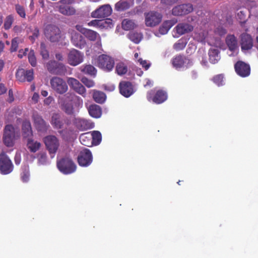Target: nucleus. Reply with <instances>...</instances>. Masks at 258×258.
<instances>
[{
	"instance_id": "nucleus-1",
	"label": "nucleus",
	"mask_w": 258,
	"mask_h": 258,
	"mask_svg": "<svg viewBox=\"0 0 258 258\" xmlns=\"http://www.w3.org/2000/svg\"><path fill=\"white\" fill-rule=\"evenodd\" d=\"M114 59L111 56L102 54L99 55L95 60L96 66L105 72H110L114 67Z\"/></svg>"
},
{
	"instance_id": "nucleus-2",
	"label": "nucleus",
	"mask_w": 258,
	"mask_h": 258,
	"mask_svg": "<svg viewBox=\"0 0 258 258\" xmlns=\"http://www.w3.org/2000/svg\"><path fill=\"white\" fill-rule=\"evenodd\" d=\"M57 167L64 174H69L74 172L76 170V165L72 159L63 157L57 161Z\"/></svg>"
},
{
	"instance_id": "nucleus-3",
	"label": "nucleus",
	"mask_w": 258,
	"mask_h": 258,
	"mask_svg": "<svg viewBox=\"0 0 258 258\" xmlns=\"http://www.w3.org/2000/svg\"><path fill=\"white\" fill-rule=\"evenodd\" d=\"M32 119L34 127L38 133L41 134L47 133L50 128V125L37 111L33 112Z\"/></svg>"
},
{
	"instance_id": "nucleus-4",
	"label": "nucleus",
	"mask_w": 258,
	"mask_h": 258,
	"mask_svg": "<svg viewBox=\"0 0 258 258\" xmlns=\"http://www.w3.org/2000/svg\"><path fill=\"white\" fill-rule=\"evenodd\" d=\"M45 67L49 73L53 75H62L67 71L66 66L63 63L55 60H49L46 63Z\"/></svg>"
},
{
	"instance_id": "nucleus-5",
	"label": "nucleus",
	"mask_w": 258,
	"mask_h": 258,
	"mask_svg": "<svg viewBox=\"0 0 258 258\" xmlns=\"http://www.w3.org/2000/svg\"><path fill=\"white\" fill-rule=\"evenodd\" d=\"M52 89L59 94H63L68 90V86L66 81L58 77H53L50 80Z\"/></svg>"
},
{
	"instance_id": "nucleus-6",
	"label": "nucleus",
	"mask_w": 258,
	"mask_h": 258,
	"mask_svg": "<svg viewBox=\"0 0 258 258\" xmlns=\"http://www.w3.org/2000/svg\"><path fill=\"white\" fill-rule=\"evenodd\" d=\"M168 97L167 92L163 90H158L156 91L151 90L148 92L147 98L148 101H152L154 103L159 104L165 102Z\"/></svg>"
},
{
	"instance_id": "nucleus-7",
	"label": "nucleus",
	"mask_w": 258,
	"mask_h": 258,
	"mask_svg": "<svg viewBox=\"0 0 258 258\" xmlns=\"http://www.w3.org/2000/svg\"><path fill=\"white\" fill-rule=\"evenodd\" d=\"M44 35L51 42H56L61 38V31L58 27L50 24L45 28Z\"/></svg>"
},
{
	"instance_id": "nucleus-8",
	"label": "nucleus",
	"mask_w": 258,
	"mask_h": 258,
	"mask_svg": "<svg viewBox=\"0 0 258 258\" xmlns=\"http://www.w3.org/2000/svg\"><path fill=\"white\" fill-rule=\"evenodd\" d=\"M43 141L49 153L53 157L59 146L58 139L55 136L48 135L44 138Z\"/></svg>"
},
{
	"instance_id": "nucleus-9",
	"label": "nucleus",
	"mask_w": 258,
	"mask_h": 258,
	"mask_svg": "<svg viewBox=\"0 0 258 258\" xmlns=\"http://www.w3.org/2000/svg\"><path fill=\"white\" fill-rule=\"evenodd\" d=\"M58 101L61 110L66 113L69 115L74 113L73 100L71 94H67L62 97H59Z\"/></svg>"
},
{
	"instance_id": "nucleus-10",
	"label": "nucleus",
	"mask_w": 258,
	"mask_h": 258,
	"mask_svg": "<svg viewBox=\"0 0 258 258\" xmlns=\"http://www.w3.org/2000/svg\"><path fill=\"white\" fill-rule=\"evenodd\" d=\"M14 169L12 161L7 155L2 152L0 154V172L6 175L11 173Z\"/></svg>"
},
{
	"instance_id": "nucleus-11",
	"label": "nucleus",
	"mask_w": 258,
	"mask_h": 258,
	"mask_svg": "<svg viewBox=\"0 0 258 258\" xmlns=\"http://www.w3.org/2000/svg\"><path fill=\"white\" fill-rule=\"evenodd\" d=\"M68 34L70 36L71 43L74 46L83 49L86 45V41L84 37L73 28L68 30Z\"/></svg>"
},
{
	"instance_id": "nucleus-12",
	"label": "nucleus",
	"mask_w": 258,
	"mask_h": 258,
	"mask_svg": "<svg viewBox=\"0 0 258 258\" xmlns=\"http://www.w3.org/2000/svg\"><path fill=\"white\" fill-rule=\"evenodd\" d=\"M67 59L70 65L76 66L83 61L84 54L81 51L75 48H72L68 54Z\"/></svg>"
},
{
	"instance_id": "nucleus-13",
	"label": "nucleus",
	"mask_w": 258,
	"mask_h": 258,
	"mask_svg": "<svg viewBox=\"0 0 258 258\" xmlns=\"http://www.w3.org/2000/svg\"><path fill=\"white\" fill-rule=\"evenodd\" d=\"M171 62L173 67L176 69L188 68L192 64L191 60L188 57L181 54L175 55L172 59Z\"/></svg>"
},
{
	"instance_id": "nucleus-14",
	"label": "nucleus",
	"mask_w": 258,
	"mask_h": 258,
	"mask_svg": "<svg viewBox=\"0 0 258 258\" xmlns=\"http://www.w3.org/2000/svg\"><path fill=\"white\" fill-rule=\"evenodd\" d=\"M77 159L80 166L87 167L92 162V154L89 149L85 148L80 151Z\"/></svg>"
},
{
	"instance_id": "nucleus-15",
	"label": "nucleus",
	"mask_w": 258,
	"mask_h": 258,
	"mask_svg": "<svg viewBox=\"0 0 258 258\" xmlns=\"http://www.w3.org/2000/svg\"><path fill=\"white\" fill-rule=\"evenodd\" d=\"M51 124L55 129H62L66 124L69 125L70 124V120L67 118H62L59 113H53L51 116Z\"/></svg>"
},
{
	"instance_id": "nucleus-16",
	"label": "nucleus",
	"mask_w": 258,
	"mask_h": 258,
	"mask_svg": "<svg viewBox=\"0 0 258 258\" xmlns=\"http://www.w3.org/2000/svg\"><path fill=\"white\" fill-rule=\"evenodd\" d=\"M161 20L162 15L156 12H150L145 16V24L148 27H154L158 25Z\"/></svg>"
},
{
	"instance_id": "nucleus-17",
	"label": "nucleus",
	"mask_w": 258,
	"mask_h": 258,
	"mask_svg": "<svg viewBox=\"0 0 258 258\" xmlns=\"http://www.w3.org/2000/svg\"><path fill=\"white\" fill-rule=\"evenodd\" d=\"M193 10L191 4H185L174 7L172 10V14L175 16H182L192 12Z\"/></svg>"
},
{
	"instance_id": "nucleus-18",
	"label": "nucleus",
	"mask_w": 258,
	"mask_h": 258,
	"mask_svg": "<svg viewBox=\"0 0 258 258\" xmlns=\"http://www.w3.org/2000/svg\"><path fill=\"white\" fill-rule=\"evenodd\" d=\"M68 83L71 88L84 98L86 97V89L85 87L76 79L69 78Z\"/></svg>"
},
{
	"instance_id": "nucleus-19",
	"label": "nucleus",
	"mask_w": 258,
	"mask_h": 258,
	"mask_svg": "<svg viewBox=\"0 0 258 258\" xmlns=\"http://www.w3.org/2000/svg\"><path fill=\"white\" fill-rule=\"evenodd\" d=\"M112 8L109 5H104L91 13V16L95 18H104L111 14Z\"/></svg>"
},
{
	"instance_id": "nucleus-20",
	"label": "nucleus",
	"mask_w": 258,
	"mask_h": 258,
	"mask_svg": "<svg viewBox=\"0 0 258 258\" xmlns=\"http://www.w3.org/2000/svg\"><path fill=\"white\" fill-rule=\"evenodd\" d=\"M34 73L33 70H25L24 69H19L16 74V78L18 81L21 82H25L26 81L30 82H31L33 79Z\"/></svg>"
},
{
	"instance_id": "nucleus-21",
	"label": "nucleus",
	"mask_w": 258,
	"mask_h": 258,
	"mask_svg": "<svg viewBox=\"0 0 258 258\" xmlns=\"http://www.w3.org/2000/svg\"><path fill=\"white\" fill-rule=\"evenodd\" d=\"M120 93L124 97H130L134 93V86L129 81H122L119 84Z\"/></svg>"
},
{
	"instance_id": "nucleus-22",
	"label": "nucleus",
	"mask_w": 258,
	"mask_h": 258,
	"mask_svg": "<svg viewBox=\"0 0 258 258\" xmlns=\"http://www.w3.org/2000/svg\"><path fill=\"white\" fill-rule=\"evenodd\" d=\"M236 73L242 77H246L249 75L250 68L248 64L242 61H237L234 65Z\"/></svg>"
},
{
	"instance_id": "nucleus-23",
	"label": "nucleus",
	"mask_w": 258,
	"mask_h": 258,
	"mask_svg": "<svg viewBox=\"0 0 258 258\" xmlns=\"http://www.w3.org/2000/svg\"><path fill=\"white\" fill-rule=\"evenodd\" d=\"M240 45L242 50H248L253 46V40L250 34L243 33L240 35Z\"/></svg>"
},
{
	"instance_id": "nucleus-24",
	"label": "nucleus",
	"mask_w": 258,
	"mask_h": 258,
	"mask_svg": "<svg viewBox=\"0 0 258 258\" xmlns=\"http://www.w3.org/2000/svg\"><path fill=\"white\" fill-rule=\"evenodd\" d=\"M74 123L76 127L81 131L90 130L94 127L93 122L83 118H76Z\"/></svg>"
},
{
	"instance_id": "nucleus-25",
	"label": "nucleus",
	"mask_w": 258,
	"mask_h": 258,
	"mask_svg": "<svg viewBox=\"0 0 258 258\" xmlns=\"http://www.w3.org/2000/svg\"><path fill=\"white\" fill-rule=\"evenodd\" d=\"M176 32L180 36L189 33L193 31L194 27L188 23L182 22L178 23L174 28Z\"/></svg>"
},
{
	"instance_id": "nucleus-26",
	"label": "nucleus",
	"mask_w": 258,
	"mask_h": 258,
	"mask_svg": "<svg viewBox=\"0 0 258 258\" xmlns=\"http://www.w3.org/2000/svg\"><path fill=\"white\" fill-rule=\"evenodd\" d=\"M220 53V50L218 48H210L208 51L209 61L212 64L218 63L221 58Z\"/></svg>"
},
{
	"instance_id": "nucleus-27",
	"label": "nucleus",
	"mask_w": 258,
	"mask_h": 258,
	"mask_svg": "<svg viewBox=\"0 0 258 258\" xmlns=\"http://www.w3.org/2000/svg\"><path fill=\"white\" fill-rule=\"evenodd\" d=\"M88 110L89 115L94 118H100L102 115L101 107L95 104L90 105L88 108Z\"/></svg>"
},
{
	"instance_id": "nucleus-28",
	"label": "nucleus",
	"mask_w": 258,
	"mask_h": 258,
	"mask_svg": "<svg viewBox=\"0 0 258 258\" xmlns=\"http://www.w3.org/2000/svg\"><path fill=\"white\" fill-rule=\"evenodd\" d=\"M58 11L61 14L66 16L74 15L76 13L75 8L69 5H60L58 7Z\"/></svg>"
},
{
	"instance_id": "nucleus-29",
	"label": "nucleus",
	"mask_w": 258,
	"mask_h": 258,
	"mask_svg": "<svg viewBox=\"0 0 258 258\" xmlns=\"http://www.w3.org/2000/svg\"><path fill=\"white\" fill-rule=\"evenodd\" d=\"M226 43L231 51L235 50L238 47L237 40L234 35H228L226 38Z\"/></svg>"
},
{
	"instance_id": "nucleus-30",
	"label": "nucleus",
	"mask_w": 258,
	"mask_h": 258,
	"mask_svg": "<svg viewBox=\"0 0 258 258\" xmlns=\"http://www.w3.org/2000/svg\"><path fill=\"white\" fill-rule=\"evenodd\" d=\"M92 97L96 102L100 104L104 103L106 98V96L104 93L96 90H93Z\"/></svg>"
},
{
	"instance_id": "nucleus-31",
	"label": "nucleus",
	"mask_w": 258,
	"mask_h": 258,
	"mask_svg": "<svg viewBox=\"0 0 258 258\" xmlns=\"http://www.w3.org/2000/svg\"><path fill=\"white\" fill-rule=\"evenodd\" d=\"M132 3V0H120L115 4V9L119 11L125 10L131 7Z\"/></svg>"
},
{
	"instance_id": "nucleus-32",
	"label": "nucleus",
	"mask_w": 258,
	"mask_h": 258,
	"mask_svg": "<svg viewBox=\"0 0 258 258\" xmlns=\"http://www.w3.org/2000/svg\"><path fill=\"white\" fill-rule=\"evenodd\" d=\"M22 129L24 138H27L32 135L31 124L29 121H25L23 122Z\"/></svg>"
},
{
	"instance_id": "nucleus-33",
	"label": "nucleus",
	"mask_w": 258,
	"mask_h": 258,
	"mask_svg": "<svg viewBox=\"0 0 258 258\" xmlns=\"http://www.w3.org/2000/svg\"><path fill=\"white\" fill-rule=\"evenodd\" d=\"M80 69L83 73L90 76H95L97 73L96 69L91 64L83 65L80 67Z\"/></svg>"
},
{
	"instance_id": "nucleus-34",
	"label": "nucleus",
	"mask_w": 258,
	"mask_h": 258,
	"mask_svg": "<svg viewBox=\"0 0 258 258\" xmlns=\"http://www.w3.org/2000/svg\"><path fill=\"white\" fill-rule=\"evenodd\" d=\"M79 140L81 144L85 146L89 147L92 144L90 133L82 134L80 136Z\"/></svg>"
},
{
	"instance_id": "nucleus-35",
	"label": "nucleus",
	"mask_w": 258,
	"mask_h": 258,
	"mask_svg": "<svg viewBox=\"0 0 258 258\" xmlns=\"http://www.w3.org/2000/svg\"><path fill=\"white\" fill-rule=\"evenodd\" d=\"M127 66L123 62H119L116 63L115 67V73L119 75L122 76L127 72Z\"/></svg>"
},
{
	"instance_id": "nucleus-36",
	"label": "nucleus",
	"mask_w": 258,
	"mask_h": 258,
	"mask_svg": "<svg viewBox=\"0 0 258 258\" xmlns=\"http://www.w3.org/2000/svg\"><path fill=\"white\" fill-rule=\"evenodd\" d=\"M128 38L135 43H139L143 38V35L141 33L135 31H132L128 34Z\"/></svg>"
},
{
	"instance_id": "nucleus-37",
	"label": "nucleus",
	"mask_w": 258,
	"mask_h": 258,
	"mask_svg": "<svg viewBox=\"0 0 258 258\" xmlns=\"http://www.w3.org/2000/svg\"><path fill=\"white\" fill-rule=\"evenodd\" d=\"M27 147L31 152L35 153L40 149L41 144L37 141L29 139L27 142Z\"/></svg>"
},
{
	"instance_id": "nucleus-38",
	"label": "nucleus",
	"mask_w": 258,
	"mask_h": 258,
	"mask_svg": "<svg viewBox=\"0 0 258 258\" xmlns=\"http://www.w3.org/2000/svg\"><path fill=\"white\" fill-rule=\"evenodd\" d=\"M84 35L86 38L91 41H95L97 37H99V35L97 32L89 29H87Z\"/></svg>"
},
{
	"instance_id": "nucleus-39",
	"label": "nucleus",
	"mask_w": 258,
	"mask_h": 258,
	"mask_svg": "<svg viewBox=\"0 0 258 258\" xmlns=\"http://www.w3.org/2000/svg\"><path fill=\"white\" fill-rule=\"evenodd\" d=\"M187 40L185 38H181L179 39L173 46V48L176 51L183 50L187 44Z\"/></svg>"
},
{
	"instance_id": "nucleus-40",
	"label": "nucleus",
	"mask_w": 258,
	"mask_h": 258,
	"mask_svg": "<svg viewBox=\"0 0 258 258\" xmlns=\"http://www.w3.org/2000/svg\"><path fill=\"white\" fill-rule=\"evenodd\" d=\"M90 134L91 135L92 144L95 145L99 144L102 139L101 133L99 131H94Z\"/></svg>"
},
{
	"instance_id": "nucleus-41",
	"label": "nucleus",
	"mask_w": 258,
	"mask_h": 258,
	"mask_svg": "<svg viewBox=\"0 0 258 258\" xmlns=\"http://www.w3.org/2000/svg\"><path fill=\"white\" fill-rule=\"evenodd\" d=\"M122 27L125 30H130L135 28V23L133 20L125 19L122 22Z\"/></svg>"
},
{
	"instance_id": "nucleus-42",
	"label": "nucleus",
	"mask_w": 258,
	"mask_h": 258,
	"mask_svg": "<svg viewBox=\"0 0 258 258\" xmlns=\"http://www.w3.org/2000/svg\"><path fill=\"white\" fill-rule=\"evenodd\" d=\"M15 138L13 136H8V134L4 133L3 141L7 147H12L14 144Z\"/></svg>"
},
{
	"instance_id": "nucleus-43",
	"label": "nucleus",
	"mask_w": 258,
	"mask_h": 258,
	"mask_svg": "<svg viewBox=\"0 0 258 258\" xmlns=\"http://www.w3.org/2000/svg\"><path fill=\"white\" fill-rule=\"evenodd\" d=\"M172 25L173 24L170 21L164 22L159 29V33L162 35L166 34Z\"/></svg>"
},
{
	"instance_id": "nucleus-44",
	"label": "nucleus",
	"mask_w": 258,
	"mask_h": 258,
	"mask_svg": "<svg viewBox=\"0 0 258 258\" xmlns=\"http://www.w3.org/2000/svg\"><path fill=\"white\" fill-rule=\"evenodd\" d=\"M14 21V16L12 15H10L6 17L4 24V27L5 30H9L12 26V24Z\"/></svg>"
},
{
	"instance_id": "nucleus-45",
	"label": "nucleus",
	"mask_w": 258,
	"mask_h": 258,
	"mask_svg": "<svg viewBox=\"0 0 258 258\" xmlns=\"http://www.w3.org/2000/svg\"><path fill=\"white\" fill-rule=\"evenodd\" d=\"M212 80L217 86H222L224 85V75L223 74L215 75L213 77Z\"/></svg>"
},
{
	"instance_id": "nucleus-46",
	"label": "nucleus",
	"mask_w": 258,
	"mask_h": 258,
	"mask_svg": "<svg viewBox=\"0 0 258 258\" xmlns=\"http://www.w3.org/2000/svg\"><path fill=\"white\" fill-rule=\"evenodd\" d=\"M28 60L31 65L34 67L37 65L36 58L35 55V52L33 50H31L28 53Z\"/></svg>"
},
{
	"instance_id": "nucleus-47",
	"label": "nucleus",
	"mask_w": 258,
	"mask_h": 258,
	"mask_svg": "<svg viewBox=\"0 0 258 258\" xmlns=\"http://www.w3.org/2000/svg\"><path fill=\"white\" fill-rule=\"evenodd\" d=\"M40 54L44 59H48L49 57V52L43 43H41L40 44Z\"/></svg>"
},
{
	"instance_id": "nucleus-48",
	"label": "nucleus",
	"mask_w": 258,
	"mask_h": 258,
	"mask_svg": "<svg viewBox=\"0 0 258 258\" xmlns=\"http://www.w3.org/2000/svg\"><path fill=\"white\" fill-rule=\"evenodd\" d=\"M20 38L19 37H15L12 40L11 46L10 48L11 52H15L17 50Z\"/></svg>"
},
{
	"instance_id": "nucleus-49",
	"label": "nucleus",
	"mask_w": 258,
	"mask_h": 258,
	"mask_svg": "<svg viewBox=\"0 0 258 258\" xmlns=\"http://www.w3.org/2000/svg\"><path fill=\"white\" fill-rule=\"evenodd\" d=\"M4 133H8V136H13L15 137V128L12 125H7L5 127Z\"/></svg>"
},
{
	"instance_id": "nucleus-50",
	"label": "nucleus",
	"mask_w": 258,
	"mask_h": 258,
	"mask_svg": "<svg viewBox=\"0 0 258 258\" xmlns=\"http://www.w3.org/2000/svg\"><path fill=\"white\" fill-rule=\"evenodd\" d=\"M16 11L18 14L22 18H25L26 17V13L25 9L23 7L19 5H16L15 6Z\"/></svg>"
},
{
	"instance_id": "nucleus-51",
	"label": "nucleus",
	"mask_w": 258,
	"mask_h": 258,
	"mask_svg": "<svg viewBox=\"0 0 258 258\" xmlns=\"http://www.w3.org/2000/svg\"><path fill=\"white\" fill-rule=\"evenodd\" d=\"M31 32L32 34L29 36V39L33 42L39 36V30L38 27H36Z\"/></svg>"
},
{
	"instance_id": "nucleus-52",
	"label": "nucleus",
	"mask_w": 258,
	"mask_h": 258,
	"mask_svg": "<svg viewBox=\"0 0 258 258\" xmlns=\"http://www.w3.org/2000/svg\"><path fill=\"white\" fill-rule=\"evenodd\" d=\"M81 82L88 88H91L94 86V82L86 77H83L81 79Z\"/></svg>"
},
{
	"instance_id": "nucleus-53",
	"label": "nucleus",
	"mask_w": 258,
	"mask_h": 258,
	"mask_svg": "<svg viewBox=\"0 0 258 258\" xmlns=\"http://www.w3.org/2000/svg\"><path fill=\"white\" fill-rule=\"evenodd\" d=\"M206 38V36L203 32H202L198 34H196L195 39L198 42H202Z\"/></svg>"
},
{
	"instance_id": "nucleus-54",
	"label": "nucleus",
	"mask_w": 258,
	"mask_h": 258,
	"mask_svg": "<svg viewBox=\"0 0 258 258\" xmlns=\"http://www.w3.org/2000/svg\"><path fill=\"white\" fill-rule=\"evenodd\" d=\"M29 172L27 170L23 171L21 174V178L24 182H26L29 180Z\"/></svg>"
},
{
	"instance_id": "nucleus-55",
	"label": "nucleus",
	"mask_w": 258,
	"mask_h": 258,
	"mask_svg": "<svg viewBox=\"0 0 258 258\" xmlns=\"http://www.w3.org/2000/svg\"><path fill=\"white\" fill-rule=\"evenodd\" d=\"M215 32L220 36H223L226 34L227 31L223 27L219 26L216 29Z\"/></svg>"
},
{
	"instance_id": "nucleus-56",
	"label": "nucleus",
	"mask_w": 258,
	"mask_h": 258,
	"mask_svg": "<svg viewBox=\"0 0 258 258\" xmlns=\"http://www.w3.org/2000/svg\"><path fill=\"white\" fill-rule=\"evenodd\" d=\"M138 61L140 63L142 67L145 69L146 70H147L150 67V63H147L146 60H142V58L139 59Z\"/></svg>"
},
{
	"instance_id": "nucleus-57",
	"label": "nucleus",
	"mask_w": 258,
	"mask_h": 258,
	"mask_svg": "<svg viewBox=\"0 0 258 258\" xmlns=\"http://www.w3.org/2000/svg\"><path fill=\"white\" fill-rule=\"evenodd\" d=\"M75 28L83 35L87 30V28L83 27V26L81 25H76L75 26Z\"/></svg>"
},
{
	"instance_id": "nucleus-58",
	"label": "nucleus",
	"mask_w": 258,
	"mask_h": 258,
	"mask_svg": "<svg viewBox=\"0 0 258 258\" xmlns=\"http://www.w3.org/2000/svg\"><path fill=\"white\" fill-rule=\"evenodd\" d=\"M15 163L17 165L20 164L21 161V154L19 153H17L15 156Z\"/></svg>"
},
{
	"instance_id": "nucleus-59",
	"label": "nucleus",
	"mask_w": 258,
	"mask_h": 258,
	"mask_svg": "<svg viewBox=\"0 0 258 258\" xmlns=\"http://www.w3.org/2000/svg\"><path fill=\"white\" fill-rule=\"evenodd\" d=\"M53 100H54L52 96H49V97L46 98L44 100V104L46 105H49L52 103V102Z\"/></svg>"
},
{
	"instance_id": "nucleus-60",
	"label": "nucleus",
	"mask_w": 258,
	"mask_h": 258,
	"mask_svg": "<svg viewBox=\"0 0 258 258\" xmlns=\"http://www.w3.org/2000/svg\"><path fill=\"white\" fill-rule=\"evenodd\" d=\"M75 0H60L58 3L64 5H69L73 4Z\"/></svg>"
},
{
	"instance_id": "nucleus-61",
	"label": "nucleus",
	"mask_w": 258,
	"mask_h": 258,
	"mask_svg": "<svg viewBox=\"0 0 258 258\" xmlns=\"http://www.w3.org/2000/svg\"><path fill=\"white\" fill-rule=\"evenodd\" d=\"M99 20H93L90 22L88 23L89 26H97L99 25Z\"/></svg>"
},
{
	"instance_id": "nucleus-62",
	"label": "nucleus",
	"mask_w": 258,
	"mask_h": 258,
	"mask_svg": "<svg viewBox=\"0 0 258 258\" xmlns=\"http://www.w3.org/2000/svg\"><path fill=\"white\" fill-rule=\"evenodd\" d=\"M161 1L162 3L165 5H171L175 3L177 0H161Z\"/></svg>"
},
{
	"instance_id": "nucleus-63",
	"label": "nucleus",
	"mask_w": 258,
	"mask_h": 258,
	"mask_svg": "<svg viewBox=\"0 0 258 258\" xmlns=\"http://www.w3.org/2000/svg\"><path fill=\"white\" fill-rule=\"evenodd\" d=\"M7 88L3 83L0 84V95L4 94L7 92Z\"/></svg>"
},
{
	"instance_id": "nucleus-64",
	"label": "nucleus",
	"mask_w": 258,
	"mask_h": 258,
	"mask_svg": "<svg viewBox=\"0 0 258 258\" xmlns=\"http://www.w3.org/2000/svg\"><path fill=\"white\" fill-rule=\"evenodd\" d=\"M39 98V95L38 93L35 92L33 94V95L32 97V100L35 103H37L38 101Z\"/></svg>"
}]
</instances>
